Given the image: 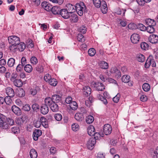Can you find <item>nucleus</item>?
Listing matches in <instances>:
<instances>
[{"label": "nucleus", "mask_w": 158, "mask_h": 158, "mask_svg": "<svg viewBox=\"0 0 158 158\" xmlns=\"http://www.w3.org/2000/svg\"><path fill=\"white\" fill-rule=\"evenodd\" d=\"M75 9L78 15L81 16L83 14V12H87L86 7L83 2H80L77 3L75 6Z\"/></svg>", "instance_id": "obj_1"}, {"label": "nucleus", "mask_w": 158, "mask_h": 158, "mask_svg": "<svg viewBox=\"0 0 158 158\" xmlns=\"http://www.w3.org/2000/svg\"><path fill=\"white\" fill-rule=\"evenodd\" d=\"M8 41L10 44L16 46L20 43L19 38L17 36L12 35L8 37Z\"/></svg>", "instance_id": "obj_2"}, {"label": "nucleus", "mask_w": 158, "mask_h": 158, "mask_svg": "<svg viewBox=\"0 0 158 158\" xmlns=\"http://www.w3.org/2000/svg\"><path fill=\"white\" fill-rule=\"evenodd\" d=\"M6 117L2 114H0V127L6 129L9 128V125L6 122Z\"/></svg>", "instance_id": "obj_3"}, {"label": "nucleus", "mask_w": 158, "mask_h": 158, "mask_svg": "<svg viewBox=\"0 0 158 158\" xmlns=\"http://www.w3.org/2000/svg\"><path fill=\"white\" fill-rule=\"evenodd\" d=\"M26 115L24 114H22L21 117L17 118L15 121L16 124L18 126H21L26 120Z\"/></svg>", "instance_id": "obj_4"}, {"label": "nucleus", "mask_w": 158, "mask_h": 158, "mask_svg": "<svg viewBox=\"0 0 158 158\" xmlns=\"http://www.w3.org/2000/svg\"><path fill=\"white\" fill-rule=\"evenodd\" d=\"M42 133V131L38 129H35L33 133V138L34 140L37 141L38 138L41 136Z\"/></svg>", "instance_id": "obj_5"}, {"label": "nucleus", "mask_w": 158, "mask_h": 158, "mask_svg": "<svg viewBox=\"0 0 158 158\" xmlns=\"http://www.w3.org/2000/svg\"><path fill=\"white\" fill-rule=\"evenodd\" d=\"M59 15L64 19H68L70 17V13L67 10V9H61Z\"/></svg>", "instance_id": "obj_6"}, {"label": "nucleus", "mask_w": 158, "mask_h": 158, "mask_svg": "<svg viewBox=\"0 0 158 158\" xmlns=\"http://www.w3.org/2000/svg\"><path fill=\"white\" fill-rule=\"evenodd\" d=\"M140 36L139 34L136 33L133 34L131 37V40L133 44H137L139 41Z\"/></svg>", "instance_id": "obj_7"}, {"label": "nucleus", "mask_w": 158, "mask_h": 158, "mask_svg": "<svg viewBox=\"0 0 158 158\" xmlns=\"http://www.w3.org/2000/svg\"><path fill=\"white\" fill-rule=\"evenodd\" d=\"M112 130V127L110 124H107L104 125L103 131L106 135H108L110 134Z\"/></svg>", "instance_id": "obj_8"}, {"label": "nucleus", "mask_w": 158, "mask_h": 158, "mask_svg": "<svg viewBox=\"0 0 158 158\" xmlns=\"http://www.w3.org/2000/svg\"><path fill=\"white\" fill-rule=\"evenodd\" d=\"M148 40L152 44H156L158 42V36L156 35L152 34L149 37Z\"/></svg>", "instance_id": "obj_9"}, {"label": "nucleus", "mask_w": 158, "mask_h": 158, "mask_svg": "<svg viewBox=\"0 0 158 158\" xmlns=\"http://www.w3.org/2000/svg\"><path fill=\"white\" fill-rule=\"evenodd\" d=\"M94 87L98 91H102L105 89V87L103 84L99 82L94 83Z\"/></svg>", "instance_id": "obj_10"}, {"label": "nucleus", "mask_w": 158, "mask_h": 158, "mask_svg": "<svg viewBox=\"0 0 158 158\" xmlns=\"http://www.w3.org/2000/svg\"><path fill=\"white\" fill-rule=\"evenodd\" d=\"M111 73L115 74L116 77L119 78L121 76V73L119 70L117 69L116 67H112L110 70Z\"/></svg>", "instance_id": "obj_11"}, {"label": "nucleus", "mask_w": 158, "mask_h": 158, "mask_svg": "<svg viewBox=\"0 0 158 158\" xmlns=\"http://www.w3.org/2000/svg\"><path fill=\"white\" fill-rule=\"evenodd\" d=\"M6 92L8 97H13L15 95V92L13 89L11 87L6 88Z\"/></svg>", "instance_id": "obj_12"}, {"label": "nucleus", "mask_w": 158, "mask_h": 158, "mask_svg": "<svg viewBox=\"0 0 158 158\" xmlns=\"http://www.w3.org/2000/svg\"><path fill=\"white\" fill-rule=\"evenodd\" d=\"M11 110L16 115H20L21 114V111L20 109L15 105L12 106Z\"/></svg>", "instance_id": "obj_13"}, {"label": "nucleus", "mask_w": 158, "mask_h": 158, "mask_svg": "<svg viewBox=\"0 0 158 158\" xmlns=\"http://www.w3.org/2000/svg\"><path fill=\"white\" fill-rule=\"evenodd\" d=\"M83 94L86 97L89 96L91 93V89L90 87L88 86H84L83 88Z\"/></svg>", "instance_id": "obj_14"}, {"label": "nucleus", "mask_w": 158, "mask_h": 158, "mask_svg": "<svg viewBox=\"0 0 158 158\" xmlns=\"http://www.w3.org/2000/svg\"><path fill=\"white\" fill-rule=\"evenodd\" d=\"M100 6L102 13L103 14L106 13L107 11L108 8L106 3L105 1H102V4Z\"/></svg>", "instance_id": "obj_15"}, {"label": "nucleus", "mask_w": 158, "mask_h": 158, "mask_svg": "<svg viewBox=\"0 0 158 158\" xmlns=\"http://www.w3.org/2000/svg\"><path fill=\"white\" fill-rule=\"evenodd\" d=\"M70 19L71 21L73 23L77 22L78 21V16L76 14L73 13V12L70 14Z\"/></svg>", "instance_id": "obj_16"}, {"label": "nucleus", "mask_w": 158, "mask_h": 158, "mask_svg": "<svg viewBox=\"0 0 158 158\" xmlns=\"http://www.w3.org/2000/svg\"><path fill=\"white\" fill-rule=\"evenodd\" d=\"M40 111L43 114H46L49 111V108L48 106L46 105L43 104L40 107Z\"/></svg>", "instance_id": "obj_17"}, {"label": "nucleus", "mask_w": 158, "mask_h": 158, "mask_svg": "<svg viewBox=\"0 0 158 158\" xmlns=\"http://www.w3.org/2000/svg\"><path fill=\"white\" fill-rule=\"evenodd\" d=\"M74 117L77 121L81 122L84 120V116L81 113H77L75 114Z\"/></svg>", "instance_id": "obj_18"}, {"label": "nucleus", "mask_w": 158, "mask_h": 158, "mask_svg": "<svg viewBox=\"0 0 158 158\" xmlns=\"http://www.w3.org/2000/svg\"><path fill=\"white\" fill-rule=\"evenodd\" d=\"M66 6L67 8V10L70 13L74 12L75 10H76L75 6L71 4H67L66 5Z\"/></svg>", "instance_id": "obj_19"}, {"label": "nucleus", "mask_w": 158, "mask_h": 158, "mask_svg": "<svg viewBox=\"0 0 158 158\" xmlns=\"http://www.w3.org/2000/svg\"><path fill=\"white\" fill-rule=\"evenodd\" d=\"M87 130L88 133L89 135L92 136L94 135L95 128L93 125H90L88 127Z\"/></svg>", "instance_id": "obj_20"}, {"label": "nucleus", "mask_w": 158, "mask_h": 158, "mask_svg": "<svg viewBox=\"0 0 158 158\" xmlns=\"http://www.w3.org/2000/svg\"><path fill=\"white\" fill-rule=\"evenodd\" d=\"M44 102V105H46L48 106H49L50 107L54 102L52 99V98L49 97H47L45 98Z\"/></svg>", "instance_id": "obj_21"}, {"label": "nucleus", "mask_w": 158, "mask_h": 158, "mask_svg": "<svg viewBox=\"0 0 158 158\" xmlns=\"http://www.w3.org/2000/svg\"><path fill=\"white\" fill-rule=\"evenodd\" d=\"M40 122H41V124L45 128L48 127V122L47 119L44 117H41L40 119Z\"/></svg>", "instance_id": "obj_22"}, {"label": "nucleus", "mask_w": 158, "mask_h": 158, "mask_svg": "<svg viewBox=\"0 0 158 158\" xmlns=\"http://www.w3.org/2000/svg\"><path fill=\"white\" fill-rule=\"evenodd\" d=\"M60 8L57 6L52 7L51 9V11L52 13L54 15H59L60 11Z\"/></svg>", "instance_id": "obj_23"}, {"label": "nucleus", "mask_w": 158, "mask_h": 158, "mask_svg": "<svg viewBox=\"0 0 158 158\" xmlns=\"http://www.w3.org/2000/svg\"><path fill=\"white\" fill-rule=\"evenodd\" d=\"M145 22L148 26H154L156 25V22L154 20L148 19L145 20Z\"/></svg>", "instance_id": "obj_24"}, {"label": "nucleus", "mask_w": 158, "mask_h": 158, "mask_svg": "<svg viewBox=\"0 0 158 158\" xmlns=\"http://www.w3.org/2000/svg\"><path fill=\"white\" fill-rule=\"evenodd\" d=\"M13 82L14 85L18 87H21L23 85L22 81L20 79H17Z\"/></svg>", "instance_id": "obj_25"}, {"label": "nucleus", "mask_w": 158, "mask_h": 158, "mask_svg": "<svg viewBox=\"0 0 158 158\" xmlns=\"http://www.w3.org/2000/svg\"><path fill=\"white\" fill-rule=\"evenodd\" d=\"M50 108L54 112H57L59 110L58 105L55 102L51 105V106H50Z\"/></svg>", "instance_id": "obj_26"}, {"label": "nucleus", "mask_w": 158, "mask_h": 158, "mask_svg": "<svg viewBox=\"0 0 158 158\" xmlns=\"http://www.w3.org/2000/svg\"><path fill=\"white\" fill-rule=\"evenodd\" d=\"M136 60L139 62H143L145 60V57L144 55L141 54H138L136 56Z\"/></svg>", "instance_id": "obj_27"}, {"label": "nucleus", "mask_w": 158, "mask_h": 158, "mask_svg": "<svg viewBox=\"0 0 158 158\" xmlns=\"http://www.w3.org/2000/svg\"><path fill=\"white\" fill-rule=\"evenodd\" d=\"M52 98L53 102H56V103L58 102L61 99V96L59 95L56 94L53 95Z\"/></svg>", "instance_id": "obj_28"}, {"label": "nucleus", "mask_w": 158, "mask_h": 158, "mask_svg": "<svg viewBox=\"0 0 158 158\" xmlns=\"http://www.w3.org/2000/svg\"><path fill=\"white\" fill-rule=\"evenodd\" d=\"M30 155L31 158H37V152L34 149H31V150Z\"/></svg>", "instance_id": "obj_29"}, {"label": "nucleus", "mask_w": 158, "mask_h": 158, "mask_svg": "<svg viewBox=\"0 0 158 158\" xmlns=\"http://www.w3.org/2000/svg\"><path fill=\"white\" fill-rule=\"evenodd\" d=\"M122 80L123 82L127 83L130 81V77L128 75H124L122 77Z\"/></svg>", "instance_id": "obj_30"}, {"label": "nucleus", "mask_w": 158, "mask_h": 158, "mask_svg": "<svg viewBox=\"0 0 158 158\" xmlns=\"http://www.w3.org/2000/svg\"><path fill=\"white\" fill-rule=\"evenodd\" d=\"M17 45V47L19 50L21 52L23 51L26 48L25 44L23 42H20V43Z\"/></svg>", "instance_id": "obj_31"}, {"label": "nucleus", "mask_w": 158, "mask_h": 158, "mask_svg": "<svg viewBox=\"0 0 158 158\" xmlns=\"http://www.w3.org/2000/svg\"><path fill=\"white\" fill-rule=\"evenodd\" d=\"M97 97L99 100L102 101L105 104H106L107 103V101L106 99L101 94H97Z\"/></svg>", "instance_id": "obj_32"}, {"label": "nucleus", "mask_w": 158, "mask_h": 158, "mask_svg": "<svg viewBox=\"0 0 158 158\" xmlns=\"http://www.w3.org/2000/svg\"><path fill=\"white\" fill-rule=\"evenodd\" d=\"M15 63V59L13 58H10L8 60L7 64L9 67H12L14 65Z\"/></svg>", "instance_id": "obj_33"}, {"label": "nucleus", "mask_w": 158, "mask_h": 158, "mask_svg": "<svg viewBox=\"0 0 158 158\" xmlns=\"http://www.w3.org/2000/svg\"><path fill=\"white\" fill-rule=\"evenodd\" d=\"M94 121V118L91 115H89L86 117V122L88 124H90L92 123Z\"/></svg>", "instance_id": "obj_34"}, {"label": "nucleus", "mask_w": 158, "mask_h": 158, "mask_svg": "<svg viewBox=\"0 0 158 158\" xmlns=\"http://www.w3.org/2000/svg\"><path fill=\"white\" fill-rule=\"evenodd\" d=\"M70 108L73 110H75L77 108V104L75 101L72 102L69 105Z\"/></svg>", "instance_id": "obj_35"}, {"label": "nucleus", "mask_w": 158, "mask_h": 158, "mask_svg": "<svg viewBox=\"0 0 158 158\" xmlns=\"http://www.w3.org/2000/svg\"><path fill=\"white\" fill-rule=\"evenodd\" d=\"M25 71L27 73L31 72L32 70V68L31 65L30 64H26L24 67Z\"/></svg>", "instance_id": "obj_36"}, {"label": "nucleus", "mask_w": 158, "mask_h": 158, "mask_svg": "<svg viewBox=\"0 0 158 158\" xmlns=\"http://www.w3.org/2000/svg\"><path fill=\"white\" fill-rule=\"evenodd\" d=\"M93 3L95 7L98 8H99L102 4V1L100 0H93Z\"/></svg>", "instance_id": "obj_37"}, {"label": "nucleus", "mask_w": 158, "mask_h": 158, "mask_svg": "<svg viewBox=\"0 0 158 158\" xmlns=\"http://www.w3.org/2000/svg\"><path fill=\"white\" fill-rule=\"evenodd\" d=\"M11 130L12 132L14 134H18L20 131L19 127H12L11 128Z\"/></svg>", "instance_id": "obj_38"}, {"label": "nucleus", "mask_w": 158, "mask_h": 158, "mask_svg": "<svg viewBox=\"0 0 158 158\" xmlns=\"http://www.w3.org/2000/svg\"><path fill=\"white\" fill-rule=\"evenodd\" d=\"M100 66L102 69H106L108 67L107 63L104 61L101 62L100 64Z\"/></svg>", "instance_id": "obj_39"}, {"label": "nucleus", "mask_w": 158, "mask_h": 158, "mask_svg": "<svg viewBox=\"0 0 158 158\" xmlns=\"http://www.w3.org/2000/svg\"><path fill=\"white\" fill-rule=\"evenodd\" d=\"M143 89L145 91L147 92L148 91L150 88L149 85L147 83H144L142 86Z\"/></svg>", "instance_id": "obj_40"}, {"label": "nucleus", "mask_w": 158, "mask_h": 158, "mask_svg": "<svg viewBox=\"0 0 158 158\" xmlns=\"http://www.w3.org/2000/svg\"><path fill=\"white\" fill-rule=\"evenodd\" d=\"M48 82L50 85L53 86H55L57 84L56 80L54 78H51V79L48 81Z\"/></svg>", "instance_id": "obj_41"}, {"label": "nucleus", "mask_w": 158, "mask_h": 158, "mask_svg": "<svg viewBox=\"0 0 158 158\" xmlns=\"http://www.w3.org/2000/svg\"><path fill=\"white\" fill-rule=\"evenodd\" d=\"M96 140H94V139H93V140L90 139L89 140L87 143V145H88V147L89 148L90 147H92L94 146V144L95 143Z\"/></svg>", "instance_id": "obj_42"}, {"label": "nucleus", "mask_w": 158, "mask_h": 158, "mask_svg": "<svg viewBox=\"0 0 158 158\" xmlns=\"http://www.w3.org/2000/svg\"><path fill=\"white\" fill-rule=\"evenodd\" d=\"M10 98V97L6 96L5 98V102L7 105H11V104L12 101Z\"/></svg>", "instance_id": "obj_43"}, {"label": "nucleus", "mask_w": 158, "mask_h": 158, "mask_svg": "<svg viewBox=\"0 0 158 158\" xmlns=\"http://www.w3.org/2000/svg\"><path fill=\"white\" fill-rule=\"evenodd\" d=\"M96 53V50L94 48H90L88 51L89 55L91 56H94Z\"/></svg>", "instance_id": "obj_44"}, {"label": "nucleus", "mask_w": 158, "mask_h": 158, "mask_svg": "<svg viewBox=\"0 0 158 158\" xmlns=\"http://www.w3.org/2000/svg\"><path fill=\"white\" fill-rule=\"evenodd\" d=\"M102 135H101L100 134V133H94V135H93L94 136V139L95 140L99 139L100 138H101V137H103L104 136L103 134H102Z\"/></svg>", "instance_id": "obj_45"}, {"label": "nucleus", "mask_w": 158, "mask_h": 158, "mask_svg": "<svg viewBox=\"0 0 158 158\" xmlns=\"http://www.w3.org/2000/svg\"><path fill=\"white\" fill-rule=\"evenodd\" d=\"M126 11V10L125 9H121L119 8L118 9L116 13L118 15H121L122 14V13L123 14L122 16H124L125 15V14Z\"/></svg>", "instance_id": "obj_46"}, {"label": "nucleus", "mask_w": 158, "mask_h": 158, "mask_svg": "<svg viewBox=\"0 0 158 158\" xmlns=\"http://www.w3.org/2000/svg\"><path fill=\"white\" fill-rule=\"evenodd\" d=\"M54 117L57 121H61L62 118V115L60 114H56L54 115Z\"/></svg>", "instance_id": "obj_47"}, {"label": "nucleus", "mask_w": 158, "mask_h": 158, "mask_svg": "<svg viewBox=\"0 0 158 158\" xmlns=\"http://www.w3.org/2000/svg\"><path fill=\"white\" fill-rule=\"evenodd\" d=\"M137 27L138 29H139L140 31H145L146 30V28L145 26L143 25V24L141 23H139L137 25Z\"/></svg>", "instance_id": "obj_48"}, {"label": "nucleus", "mask_w": 158, "mask_h": 158, "mask_svg": "<svg viewBox=\"0 0 158 158\" xmlns=\"http://www.w3.org/2000/svg\"><path fill=\"white\" fill-rule=\"evenodd\" d=\"M153 26H148L146 28V30L147 31L150 33H153L155 31Z\"/></svg>", "instance_id": "obj_49"}, {"label": "nucleus", "mask_w": 158, "mask_h": 158, "mask_svg": "<svg viewBox=\"0 0 158 158\" xmlns=\"http://www.w3.org/2000/svg\"><path fill=\"white\" fill-rule=\"evenodd\" d=\"M77 39L79 41L82 42H84L85 40V38L81 34H78L77 36Z\"/></svg>", "instance_id": "obj_50"}, {"label": "nucleus", "mask_w": 158, "mask_h": 158, "mask_svg": "<svg viewBox=\"0 0 158 158\" xmlns=\"http://www.w3.org/2000/svg\"><path fill=\"white\" fill-rule=\"evenodd\" d=\"M140 46L141 49L143 50H145L146 49L148 48L149 46L148 44L146 42H142L140 44Z\"/></svg>", "instance_id": "obj_51"}, {"label": "nucleus", "mask_w": 158, "mask_h": 158, "mask_svg": "<svg viewBox=\"0 0 158 158\" xmlns=\"http://www.w3.org/2000/svg\"><path fill=\"white\" fill-rule=\"evenodd\" d=\"M120 97V94L119 93L115 97L113 98V102L115 103H117L119 100Z\"/></svg>", "instance_id": "obj_52"}, {"label": "nucleus", "mask_w": 158, "mask_h": 158, "mask_svg": "<svg viewBox=\"0 0 158 158\" xmlns=\"http://www.w3.org/2000/svg\"><path fill=\"white\" fill-rule=\"evenodd\" d=\"M35 69L36 70L40 73L43 72L44 71V68L43 66L41 65H39L37 66Z\"/></svg>", "instance_id": "obj_53"}, {"label": "nucleus", "mask_w": 158, "mask_h": 158, "mask_svg": "<svg viewBox=\"0 0 158 158\" xmlns=\"http://www.w3.org/2000/svg\"><path fill=\"white\" fill-rule=\"evenodd\" d=\"M22 109L25 111H28L31 109L30 106L29 104H26L23 106Z\"/></svg>", "instance_id": "obj_54"}, {"label": "nucleus", "mask_w": 158, "mask_h": 158, "mask_svg": "<svg viewBox=\"0 0 158 158\" xmlns=\"http://www.w3.org/2000/svg\"><path fill=\"white\" fill-rule=\"evenodd\" d=\"M79 128V126L77 123H74L72 125V128L73 130L75 131H77Z\"/></svg>", "instance_id": "obj_55"}, {"label": "nucleus", "mask_w": 158, "mask_h": 158, "mask_svg": "<svg viewBox=\"0 0 158 158\" xmlns=\"http://www.w3.org/2000/svg\"><path fill=\"white\" fill-rule=\"evenodd\" d=\"M24 65L21 64H19L16 67V71L18 72H21L23 69Z\"/></svg>", "instance_id": "obj_56"}, {"label": "nucleus", "mask_w": 158, "mask_h": 158, "mask_svg": "<svg viewBox=\"0 0 158 158\" xmlns=\"http://www.w3.org/2000/svg\"><path fill=\"white\" fill-rule=\"evenodd\" d=\"M17 77L18 75L16 73H13L11 75V77L10 79L11 81L12 82H13L15 80L17 79L16 78Z\"/></svg>", "instance_id": "obj_57"}, {"label": "nucleus", "mask_w": 158, "mask_h": 158, "mask_svg": "<svg viewBox=\"0 0 158 158\" xmlns=\"http://www.w3.org/2000/svg\"><path fill=\"white\" fill-rule=\"evenodd\" d=\"M30 60L31 63L36 64L38 63V60L37 58L35 56L32 57L30 59Z\"/></svg>", "instance_id": "obj_58"}, {"label": "nucleus", "mask_w": 158, "mask_h": 158, "mask_svg": "<svg viewBox=\"0 0 158 158\" xmlns=\"http://www.w3.org/2000/svg\"><path fill=\"white\" fill-rule=\"evenodd\" d=\"M33 110L35 111L39 109V106L38 104L35 103L32 105L31 106Z\"/></svg>", "instance_id": "obj_59"}, {"label": "nucleus", "mask_w": 158, "mask_h": 158, "mask_svg": "<svg viewBox=\"0 0 158 158\" xmlns=\"http://www.w3.org/2000/svg\"><path fill=\"white\" fill-rule=\"evenodd\" d=\"M86 28L84 27H82L79 29V31L81 33V34H85L86 32Z\"/></svg>", "instance_id": "obj_60"}, {"label": "nucleus", "mask_w": 158, "mask_h": 158, "mask_svg": "<svg viewBox=\"0 0 158 158\" xmlns=\"http://www.w3.org/2000/svg\"><path fill=\"white\" fill-rule=\"evenodd\" d=\"M72 98L71 97H67L65 100V102L67 104H69L72 102Z\"/></svg>", "instance_id": "obj_61"}, {"label": "nucleus", "mask_w": 158, "mask_h": 158, "mask_svg": "<svg viewBox=\"0 0 158 158\" xmlns=\"http://www.w3.org/2000/svg\"><path fill=\"white\" fill-rule=\"evenodd\" d=\"M30 93L32 95L34 96L37 93V90L35 89H31L30 90Z\"/></svg>", "instance_id": "obj_62"}, {"label": "nucleus", "mask_w": 158, "mask_h": 158, "mask_svg": "<svg viewBox=\"0 0 158 158\" xmlns=\"http://www.w3.org/2000/svg\"><path fill=\"white\" fill-rule=\"evenodd\" d=\"M7 121L8 123V124H9L11 126L13 125L15 123L14 120L10 118H8L7 119Z\"/></svg>", "instance_id": "obj_63"}, {"label": "nucleus", "mask_w": 158, "mask_h": 158, "mask_svg": "<svg viewBox=\"0 0 158 158\" xmlns=\"http://www.w3.org/2000/svg\"><path fill=\"white\" fill-rule=\"evenodd\" d=\"M49 3L47 2H44L41 4V6L43 8L44 10L47 8Z\"/></svg>", "instance_id": "obj_64"}]
</instances>
